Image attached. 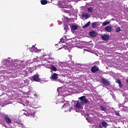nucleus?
I'll return each instance as SVG.
<instances>
[{"label": "nucleus", "instance_id": "obj_10", "mask_svg": "<svg viewBox=\"0 0 128 128\" xmlns=\"http://www.w3.org/2000/svg\"><path fill=\"white\" fill-rule=\"evenodd\" d=\"M71 28L72 30H76L78 28V26H76V25H72Z\"/></svg>", "mask_w": 128, "mask_h": 128}, {"label": "nucleus", "instance_id": "obj_7", "mask_svg": "<svg viewBox=\"0 0 128 128\" xmlns=\"http://www.w3.org/2000/svg\"><path fill=\"white\" fill-rule=\"evenodd\" d=\"M58 75L56 73H54L50 77L51 80H58Z\"/></svg>", "mask_w": 128, "mask_h": 128}, {"label": "nucleus", "instance_id": "obj_23", "mask_svg": "<svg viewBox=\"0 0 128 128\" xmlns=\"http://www.w3.org/2000/svg\"><path fill=\"white\" fill-rule=\"evenodd\" d=\"M116 82L119 84H120V83H122V82L120 80H116Z\"/></svg>", "mask_w": 128, "mask_h": 128}, {"label": "nucleus", "instance_id": "obj_6", "mask_svg": "<svg viewBox=\"0 0 128 128\" xmlns=\"http://www.w3.org/2000/svg\"><path fill=\"white\" fill-rule=\"evenodd\" d=\"M105 30L108 32H110L112 30V27L111 26H108L104 28Z\"/></svg>", "mask_w": 128, "mask_h": 128}, {"label": "nucleus", "instance_id": "obj_19", "mask_svg": "<svg viewBox=\"0 0 128 128\" xmlns=\"http://www.w3.org/2000/svg\"><path fill=\"white\" fill-rule=\"evenodd\" d=\"M116 32H122V29H120V28L118 26L116 28Z\"/></svg>", "mask_w": 128, "mask_h": 128}, {"label": "nucleus", "instance_id": "obj_24", "mask_svg": "<svg viewBox=\"0 0 128 128\" xmlns=\"http://www.w3.org/2000/svg\"><path fill=\"white\" fill-rule=\"evenodd\" d=\"M115 116H120V114L118 112H116L114 113Z\"/></svg>", "mask_w": 128, "mask_h": 128}, {"label": "nucleus", "instance_id": "obj_14", "mask_svg": "<svg viewBox=\"0 0 128 128\" xmlns=\"http://www.w3.org/2000/svg\"><path fill=\"white\" fill-rule=\"evenodd\" d=\"M40 3L42 5L46 4H48V0H41Z\"/></svg>", "mask_w": 128, "mask_h": 128}, {"label": "nucleus", "instance_id": "obj_15", "mask_svg": "<svg viewBox=\"0 0 128 128\" xmlns=\"http://www.w3.org/2000/svg\"><path fill=\"white\" fill-rule=\"evenodd\" d=\"M88 12H94V7H89L88 8Z\"/></svg>", "mask_w": 128, "mask_h": 128}, {"label": "nucleus", "instance_id": "obj_3", "mask_svg": "<svg viewBox=\"0 0 128 128\" xmlns=\"http://www.w3.org/2000/svg\"><path fill=\"white\" fill-rule=\"evenodd\" d=\"M89 34L92 38H96V36H98V33L95 31H91L89 32Z\"/></svg>", "mask_w": 128, "mask_h": 128}, {"label": "nucleus", "instance_id": "obj_18", "mask_svg": "<svg viewBox=\"0 0 128 128\" xmlns=\"http://www.w3.org/2000/svg\"><path fill=\"white\" fill-rule=\"evenodd\" d=\"M110 22H104L102 24V26H108V24Z\"/></svg>", "mask_w": 128, "mask_h": 128}, {"label": "nucleus", "instance_id": "obj_8", "mask_svg": "<svg viewBox=\"0 0 128 128\" xmlns=\"http://www.w3.org/2000/svg\"><path fill=\"white\" fill-rule=\"evenodd\" d=\"M102 84H104L105 86L110 85V82H108V80H106V78H102Z\"/></svg>", "mask_w": 128, "mask_h": 128}, {"label": "nucleus", "instance_id": "obj_27", "mask_svg": "<svg viewBox=\"0 0 128 128\" xmlns=\"http://www.w3.org/2000/svg\"><path fill=\"white\" fill-rule=\"evenodd\" d=\"M66 28H68V25L65 26L64 30H66Z\"/></svg>", "mask_w": 128, "mask_h": 128}, {"label": "nucleus", "instance_id": "obj_11", "mask_svg": "<svg viewBox=\"0 0 128 128\" xmlns=\"http://www.w3.org/2000/svg\"><path fill=\"white\" fill-rule=\"evenodd\" d=\"M82 18H85L86 20H88V18H90V16H88V14H83L82 15Z\"/></svg>", "mask_w": 128, "mask_h": 128}, {"label": "nucleus", "instance_id": "obj_1", "mask_svg": "<svg viewBox=\"0 0 128 128\" xmlns=\"http://www.w3.org/2000/svg\"><path fill=\"white\" fill-rule=\"evenodd\" d=\"M86 96H83L80 98V102H78L76 104V108H82V104H88V99L86 98Z\"/></svg>", "mask_w": 128, "mask_h": 128}, {"label": "nucleus", "instance_id": "obj_16", "mask_svg": "<svg viewBox=\"0 0 128 128\" xmlns=\"http://www.w3.org/2000/svg\"><path fill=\"white\" fill-rule=\"evenodd\" d=\"M96 26H98V22H94L92 24V26L94 28H96Z\"/></svg>", "mask_w": 128, "mask_h": 128}, {"label": "nucleus", "instance_id": "obj_4", "mask_svg": "<svg viewBox=\"0 0 128 128\" xmlns=\"http://www.w3.org/2000/svg\"><path fill=\"white\" fill-rule=\"evenodd\" d=\"M33 80L34 82H40V76L38 74H35L33 76Z\"/></svg>", "mask_w": 128, "mask_h": 128}, {"label": "nucleus", "instance_id": "obj_17", "mask_svg": "<svg viewBox=\"0 0 128 128\" xmlns=\"http://www.w3.org/2000/svg\"><path fill=\"white\" fill-rule=\"evenodd\" d=\"M100 110H102L103 112H104V110H106V107L102 106H100Z\"/></svg>", "mask_w": 128, "mask_h": 128}, {"label": "nucleus", "instance_id": "obj_12", "mask_svg": "<svg viewBox=\"0 0 128 128\" xmlns=\"http://www.w3.org/2000/svg\"><path fill=\"white\" fill-rule=\"evenodd\" d=\"M90 24V21H89L86 24L82 26V28H86Z\"/></svg>", "mask_w": 128, "mask_h": 128}, {"label": "nucleus", "instance_id": "obj_28", "mask_svg": "<svg viewBox=\"0 0 128 128\" xmlns=\"http://www.w3.org/2000/svg\"><path fill=\"white\" fill-rule=\"evenodd\" d=\"M126 82L127 84H128V80H126Z\"/></svg>", "mask_w": 128, "mask_h": 128}, {"label": "nucleus", "instance_id": "obj_22", "mask_svg": "<svg viewBox=\"0 0 128 128\" xmlns=\"http://www.w3.org/2000/svg\"><path fill=\"white\" fill-rule=\"evenodd\" d=\"M66 106H68V103L64 104L62 106L63 108H66Z\"/></svg>", "mask_w": 128, "mask_h": 128}, {"label": "nucleus", "instance_id": "obj_20", "mask_svg": "<svg viewBox=\"0 0 128 128\" xmlns=\"http://www.w3.org/2000/svg\"><path fill=\"white\" fill-rule=\"evenodd\" d=\"M51 70L53 72H56V68L54 66H51Z\"/></svg>", "mask_w": 128, "mask_h": 128}, {"label": "nucleus", "instance_id": "obj_25", "mask_svg": "<svg viewBox=\"0 0 128 128\" xmlns=\"http://www.w3.org/2000/svg\"><path fill=\"white\" fill-rule=\"evenodd\" d=\"M119 87L120 88H122V83H120V84H119Z\"/></svg>", "mask_w": 128, "mask_h": 128}, {"label": "nucleus", "instance_id": "obj_5", "mask_svg": "<svg viewBox=\"0 0 128 128\" xmlns=\"http://www.w3.org/2000/svg\"><path fill=\"white\" fill-rule=\"evenodd\" d=\"M101 38L102 40H110V36L108 34L102 35L101 36Z\"/></svg>", "mask_w": 128, "mask_h": 128}, {"label": "nucleus", "instance_id": "obj_13", "mask_svg": "<svg viewBox=\"0 0 128 128\" xmlns=\"http://www.w3.org/2000/svg\"><path fill=\"white\" fill-rule=\"evenodd\" d=\"M102 124L104 128H106L108 126V123L104 121L102 122Z\"/></svg>", "mask_w": 128, "mask_h": 128}, {"label": "nucleus", "instance_id": "obj_30", "mask_svg": "<svg viewBox=\"0 0 128 128\" xmlns=\"http://www.w3.org/2000/svg\"><path fill=\"white\" fill-rule=\"evenodd\" d=\"M62 40V39H61V40Z\"/></svg>", "mask_w": 128, "mask_h": 128}, {"label": "nucleus", "instance_id": "obj_29", "mask_svg": "<svg viewBox=\"0 0 128 128\" xmlns=\"http://www.w3.org/2000/svg\"><path fill=\"white\" fill-rule=\"evenodd\" d=\"M87 116H90V114H87Z\"/></svg>", "mask_w": 128, "mask_h": 128}, {"label": "nucleus", "instance_id": "obj_21", "mask_svg": "<svg viewBox=\"0 0 128 128\" xmlns=\"http://www.w3.org/2000/svg\"><path fill=\"white\" fill-rule=\"evenodd\" d=\"M32 48V50H31V52H35L36 51V46H32V48Z\"/></svg>", "mask_w": 128, "mask_h": 128}, {"label": "nucleus", "instance_id": "obj_26", "mask_svg": "<svg viewBox=\"0 0 128 128\" xmlns=\"http://www.w3.org/2000/svg\"><path fill=\"white\" fill-rule=\"evenodd\" d=\"M36 113L34 112H33L32 113H30L31 116H34Z\"/></svg>", "mask_w": 128, "mask_h": 128}, {"label": "nucleus", "instance_id": "obj_9", "mask_svg": "<svg viewBox=\"0 0 128 128\" xmlns=\"http://www.w3.org/2000/svg\"><path fill=\"white\" fill-rule=\"evenodd\" d=\"M4 120L6 124H8L12 122V119H10V118H8V116H6L4 118Z\"/></svg>", "mask_w": 128, "mask_h": 128}, {"label": "nucleus", "instance_id": "obj_2", "mask_svg": "<svg viewBox=\"0 0 128 128\" xmlns=\"http://www.w3.org/2000/svg\"><path fill=\"white\" fill-rule=\"evenodd\" d=\"M98 70H100V68L96 66H94L91 68V72L94 74L96 72H98Z\"/></svg>", "mask_w": 128, "mask_h": 128}]
</instances>
